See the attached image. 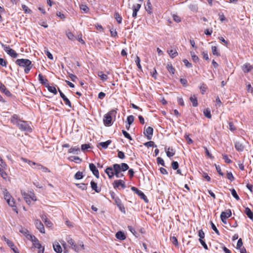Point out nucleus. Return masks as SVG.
<instances>
[{
	"instance_id": "obj_1",
	"label": "nucleus",
	"mask_w": 253,
	"mask_h": 253,
	"mask_svg": "<svg viewBox=\"0 0 253 253\" xmlns=\"http://www.w3.org/2000/svg\"><path fill=\"white\" fill-rule=\"evenodd\" d=\"M105 173L108 175L109 178H112L114 175L116 177H120V165L115 164L113 165L112 167H108L105 170Z\"/></svg>"
},
{
	"instance_id": "obj_2",
	"label": "nucleus",
	"mask_w": 253,
	"mask_h": 253,
	"mask_svg": "<svg viewBox=\"0 0 253 253\" xmlns=\"http://www.w3.org/2000/svg\"><path fill=\"white\" fill-rule=\"evenodd\" d=\"M116 109H113L105 114L103 118V123L105 126H111L113 124L112 121L115 120L117 114Z\"/></svg>"
},
{
	"instance_id": "obj_3",
	"label": "nucleus",
	"mask_w": 253,
	"mask_h": 253,
	"mask_svg": "<svg viewBox=\"0 0 253 253\" xmlns=\"http://www.w3.org/2000/svg\"><path fill=\"white\" fill-rule=\"evenodd\" d=\"M15 63L22 67H25L24 72L28 74L32 68L33 65L31 61L28 59H18L15 61Z\"/></svg>"
},
{
	"instance_id": "obj_4",
	"label": "nucleus",
	"mask_w": 253,
	"mask_h": 253,
	"mask_svg": "<svg viewBox=\"0 0 253 253\" xmlns=\"http://www.w3.org/2000/svg\"><path fill=\"white\" fill-rule=\"evenodd\" d=\"M2 47L3 48L4 50L12 58H17L18 54L16 52V51L10 48L9 45L6 44H2Z\"/></svg>"
},
{
	"instance_id": "obj_5",
	"label": "nucleus",
	"mask_w": 253,
	"mask_h": 253,
	"mask_svg": "<svg viewBox=\"0 0 253 253\" xmlns=\"http://www.w3.org/2000/svg\"><path fill=\"white\" fill-rule=\"evenodd\" d=\"M27 239L32 242L33 247L39 249L42 248V245L40 243L39 240L35 236L32 235H28Z\"/></svg>"
},
{
	"instance_id": "obj_6",
	"label": "nucleus",
	"mask_w": 253,
	"mask_h": 253,
	"mask_svg": "<svg viewBox=\"0 0 253 253\" xmlns=\"http://www.w3.org/2000/svg\"><path fill=\"white\" fill-rule=\"evenodd\" d=\"M20 129L23 131L30 132L31 131V128L29 126V124L24 121H20L18 125L17 126Z\"/></svg>"
},
{
	"instance_id": "obj_7",
	"label": "nucleus",
	"mask_w": 253,
	"mask_h": 253,
	"mask_svg": "<svg viewBox=\"0 0 253 253\" xmlns=\"http://www.w3.org/2000/svg\"><path fill=\"white\" fill-rule=\"evenodd\" d=\"M131 189L132 191H134L136 194H137L141 199L144 200L147 203L148 202L147 197L141 190L134 186L131 187Z\"/></svg>"
},
{
	"instance_id": "obj_8",
	"label": "nucleus",
	"mask_w": 253,
	"mask_h": 253,
	"mask_svg": "<svg viewBox=\"0 0 253 253\" xmlns=\"http://www.w3.org/2000/svg\"><path fill=\"white\" fill-rule=\"evenodd\" d=\"M153 133V128L151 126H148L144 130V134L148 140L152 139Z\"/></svg>"
},
{
	"instance_id": "obj_9",
	"label": "nucleus",
	"mask_w": 253,
	"mask_h": 253,
	"mask_svg": "<svg viewBox=\"0 0 253 253\" xmlns=\"http://www.w3.org/2000/svg\"><path fill=\"white\" fill-rule=\"evenodd\" d=\"M35 224L36 225V228L42 233H44L45 230H44V227L43 225V224L42 223V222L37 219L35 221Z\"/></svg>"
},
{
	"instance_id": "obj_10",
	"label": "nucleus",
	"mask_w": 253,
	"mask_h": 253,
	"mask_svg": "<svg viewBox=\"0 0 253 253\" xmlns=\"http://www.w3.org/2000/svg\"><path fill=\"white\" fill-rule=\"evenodd\" d=\"M90 170L92 171L94 176L98 178L99 177V174L98 170L96 169L95 166L93 163H90L89 165Z\"/></svg>"
},
{
	"instance_id": "obj_11",
	"label": "nucleus",
	"mask_w": 253,
	"mask_h": 253,
	"mask_svg": "<svg viewBox=\"0 0 253 253\" xmlns=\"http://www.w3.org/2000/svg\"><path fill=\"white\" fill-rule=\"evenodd\" d=\"M58 91L60 93L61 97L63 99L65 104L69 106L70 108L72 107V104L69 99L64 95V94L58 88Z\"/></svg>"
},
{
	"instance_id": "obj_12",
	"label": "nucleus",
	"mask_w": 253,
	"mask_h": 253,
	"mask_svg": "<svg viewBox=\"0 0 253 253\" xmlns=\"http://www.w3.org/2000/svg\"><path fill=\"white\" fill-rule=\"evenodd\" d=\"M253 69V66L250 63H247L242 66V69L245 73L250 72Z\"/></svg>"
},
{
	"instance_id": "obj_13",
	"label": "nucleus",
	"mask_w": 253,
	"mask_h": 253,
	"mask_svg": "<svg viewBox=\"0 0 253 253\" xmlns=\"http://www.w3.org/2000/svg\"><path fill=\"white\" fill-rule=\"evenodd\" d=\"M113 186L115 188H118L121 186L123 188L126 187L125 182L122 180H117L114 181Z\"/></svg>"
},
{
	"instance_id": "obj_14",
	"label": "nucleus",
	"mask_w": 253,
	"mask_h": 253,
	"mask_svg": "<svg viewBox=\"0 0 253 253\" xmlns=\"http://www.w3.org/2000/svg\"><path fill=\"white\" fill-rule=\"evenodd\" d=\"M235 147L238 151L242 152L244 150L245 146L241 142L236 141L235 144Z\"/></svg>"
},
{
	"instance_id": "obj_15",
	"label": "nucleus",
	"mask_w": 253,
	"mask_h": 253,
	"mask_svg": "<svg viewBox=\"0 0 253 253\" xmlns=\"http://www.w3.org/2000/svg\"><path fill=\"white\" fill-rule=\"evenodd\" d=\"M0 90L3 92L5 95H6L8 96H10L11 95V93L10 92V91L2 83L0 84Z\"/></svg>"
},
{
	"instance_id": "obj_16",
	"label": "nucleus",
	"mask_w": 253,
	"mask_h": 253,
	"mask_svg": "<svg viewBox=\"0 0 253 253\" xmlns=\"http://www.w3.org/2000/svg\"><path fill=\"white\" fill-rule=\"evenodd\" d=\"M35 168H36L38 169L41 170L42 172H49L50 171L49 170L48 168L40 164H37L35 165Z\"/></svg>"
},
{
	"instance_id": "obj_17",
	"label": "nucleus",
	"mask_w": 253,
	"mask_h": 253,
	"mask_svg": "<svg viewBox=\"0 0 253 253\" xmlns=\"http://www.w3.org/2000/svg\"><path fill=\"white\" fill-rule=\"evenodd\" d=\"M53 247L54 251L57 253H61L62 252V249L61 247V246L58 242H55L53 244Z\"/></svg>"
},
{
	"instance_id": "obj_18",
	"label": "nucleus",
	"mask_w": 253,
	"mask_h": 253,
	"mask_svg": "<svg viewBox=\"0 0 253 253\" xmlns=\"http://www.w3.org/2000/svg\"><path fill=\"white\" fill-rule=\"evenodd\" d=\"M80 152V149L78 146L72 147L68 150L69 153H72L74 154H78Z\"/></svg>"
},
{
	"instance_id": "obj_19",
	"label": "nucleus",
	"mask_w": 253,
	"mask_h": 253,
	"mask_svg": "<svg viewBox=\"0 0 253 253\" xmlns=\"http://www.w3.org/2000/svg\"><path fill=\"white\" fill-rule=\"evenodd\" d=\"M145 9L148 14H151L153 13L152 6L150 1H147Z\"/></svg>"
},
{
	"instance_id": "obj_20",
	"label": "nucleus",
	"mask_w": 253,
	"mask_h": 253,
	"mask_svg": "<svg viewBox=\"0 0 253 253\" xmlns=\"http://www.w3.org/2000/svg\"><path fill=\"white\" fill-rule=\"evenodd\" d=\"M39 77V81L40 82L43 84L45 86V85H47L48 84V81L46 79L44 78L42 74H40L38 76Z\"/></svg>"
},
{
	"instance_id": "obj_21",
	"label": "nucleus",
	"mask_w": 253,
	"mask_h": 253,
	"mask_svg": "<svg viewBox=\"0 0 253 253\" xmlns=\"http://www.w3.org/2000/svg\"><path fill=\"white\" fill-rule=\"evenodd\" d=\"M116 237L120 240H124L126 238L125 233L122 231H118L116 234Z\"/></svg>"
},
{
	"instance_id": "obj_22",
	"label": "nucleus",
	"mask_w": 253,
	"mask_h": 253,
	"mask_svg": "<svg viewBox=\"0 0 253 253\" xmlns=\"http://www.w3.org/2000/svg\"><path fill=\"white\" fill-rule=\"evenodd\" d=\"M91 187L92 190H94L96 192L99 193L101 191V188L97 187V183L93 181L90 182Z\"/></svg>"
},
{
	"instance_id": "obj_23",
	"label": "nucleus",
	"mask_w": 253,
	"mask_h": 253,
	"mask_svg": "<svg viewBox=\"0 0 253 253\" xmlns=\"http://www.w3.org/2000/svg\"><path fill=\"white\" fill-rule=\"evenodd\" d=\"M244 212L249 218L253 219V212L249 208H246Z\"/></svg>"
},
{
	"instance_id": "obj_24",
	"label": "nucleus",
	"mask_w": 253,
	"mask_h": 253,
	"mask_svg": "<svg viewBox=\"0 0 253 253\" xmlns=\"http://www.w3.org/2000/svg\"><path fill=\"white\" fill-rule=\"evenodd\" d=\"M7 243L8 245L11 248V249L15 253H19L17 248H16L12 242L7 240Z\"/></svg>"
},
{
	"instance_id": "obj_25",
	"label": "nucleus",
	"mask_w": 253,
	"mask_h": 253,
	"mask_svg": "<svg viewBox=\"0 0 253 253\" xmlns=\"http://www.w3.org/2000/svg\"><path fill=\"white\" fill-rule=\"evenodd\" d=\"M45 87L49 92H52L54 94H56L57 93L56 88L55 86H52L47 84V85H45Z\"/></svg>"
},
{
	"instance_id": "obj_26",
	"label": "nucleus",
	"mask_w": 253,
	"mask_h": 253,
	"mask_svg": "<svg viewBox=\"0 0 253 253\" xmlns=\"http://www.w3.org/2000/svg\"><path fill=\"white\" fill-rule=\"evenodd\" d=\"M168 52L169 56L172 58H173L175 57H176L178 55V53L176 49H170L168 50Z\"/></svg>"
},
{
	"instance_id": "obj_27",
	"label": "nucleus",
	"mask_w": 253,
	"mask_h": 253,
	"mask_svg": "<svg viewBox=\"0 0 253 253\" xmlns=\"http://www.w3.org/2000/svg\"><path fill=\"white\" fill-rule=\"evenodd\" d=\"M190 100L192 102L193 106L196 107L198 106V101L197 97L195 95H192L190 97Z\"/></svg>"
},
{
	"instance_id": "obj_28",
	"label": "nucleus",
	"mask_w": 253,
	"mask_h": 253,
	"mask_svg": "<svg viewBox=\"0 0 253 253\" xmlns=\"http://www.w3.org/2000/svg\"><path fill=\"white\" fill-rule=\"evenodd\" d=\"M21 120L18 119V116L16 115H14L11 118V122L14 125H18Z\"/></svg>"
},
{
	"instance_id": "obj_29",
	"label": "nucleus",
	"mask_w": 253,
	"mask_h": 253,
	"mask_svg": "<svg viewBox=\"0 0 253 253\" xmlns=\"http://www.w3.org/2000/svg\"><path fill=\"white\" fill-rule=\"evenodd\" d=\"M19 231L21 233H22L23 235H24L25 236H26L27 238L28 235H30V234H29V231L27 229L23 227L22 226L19 227Z\"/></svg>"
},
{
	"instance_id": "obj_30",
	"label": "nucleus",
	"mask_w": 253,
	"mask_h": 253,
	"mask_svg": "<svg viewBox=\"0 0 253 253\" xmlns=\"http://www.w3.org/2000/svg\"><path fill=\"white\" fill-rule=\"evenodd\" d=\"M232 213L230 210L228 209L226 210L225 211H222L220 214V215H223L225 219L230 217L231 216Z\"/></svg>"
},
{
	"instance_id": "obj_31",
	"label": "nucleus",
	"mask_w": 253,
	"mask_h": 253,
	"mask_svg": "<svg viewBox=\"0 0 253 253\" xmlns=\"http://www.w3.org/2000/svg\"><path fill=\"white\" fill-rule=\"evenodd\" d=\"M3 193L4 195V199L6 201H7L8 199H11L12 197L6 189H3Z\"/></svg>"
},
{
	"instance_id": "obj_32",
	"label": "nucleus",
	"mask_w": 253,
	"mask_h": 253,
	"mask_svg": "<svg viewBox=\"0 0 253 253\" xmlns=\"http://www.w3.org/2000/svg\"><path fill=\"white\" fill-rule=\"evenodd\" d=\"M97 75L100 78L101 80L103 81H106L108 79L107 75L104 74L102 71L98 72Z\"/></svg>"
},
{
	"instance_id": "obj_33",
	"label": "nucleus",
	"mask_w": 253,
	"mask_h": 253,
	"mask_svg": "<svg viewBox=\"0 0 253 253\" xmlns=\"http://www.w3.org/2000/svg\"><path fill=\"white\" fill-rule=\"evenodd\" d=\"M166 154L168 157H171L174 155L175 151L173 149L168 148V150L166 151Z\"/></svg>"
},
{
	"instance_id": "obj_34",
	"label": "nucleus",
	"mask_w": 253,
	"mask_h": 253,
	"mask_svg": "<svg viewBox=\"0 0 253 253\" xmlns=\"http://www.w3.org/2000/svg\"><path fill=\"white\" fill-rule=\"evenodd\" d=\"M23 196H24V198L25 201L28 204H30V203L31 202V200H34L33 198L31 197L28 194H27L25 193L23 194Z\"/></svg>"
},
{
	"instance_id": "obj_35",
	"label": "nucleus",
	"mask_w": 253,
	"mask_h": 253,
	"mask_svg": "<svg viewBox=\"0 0 253 253\" xmlns=\"http://www.w3.org/2000/svg\"><path fill=\"white\" fill-rule=\"evenodd\" d=\"M111 140H108L105 142H102L99 143V145L104 149H106L108 145L111 143Z\"/></svg>"
},
{
	"instance_id": "obj_36",
	"label": "nucleus",
	"mask_w": 253,
	"mask_h": 253,
	"mask_svg": "<svg viewBox=\"0 0 253 253\" xmlns=\"http://www.w3.org/2000/svg\"><path fill=\"white\" fill-rule=\"evenodd\" d=\"M120 171H125L129 169V167L126 163H122L120 165Z\"/></svg>"
},
{
	"instance_id": "obj_37",
	"label": "nucleus",
	"mask_w": 253,
	"mask_h": 253,
	"mask_svg": "<svg viewBox=\"0 0 253 253\" xmlns=\"http://www.w3.org/2000/svg\"><path fill=\"white\" fill-rule=\"evenodd\" d=\"M167 68L170 73L172 75L174 74L175 69L173 67L171 63H169L167 64Z\"/></svg>"
},
{
	"instance_id": "obj_38",
	"label": "nucleus",
	"mask_w": 253,
	"mask_h": 253,
	"mask_svg": "<svg viewBox=\"0 0 253 253\" xmlns=\"http://www.w3.org/2000/svg\"><path fill=\"white\" fill-rule=\"evenodd\" d=\"M114 17L119 24H121L122 23V17L118 12L115 13Z\"/></svg>"
},
{
	"instance_id": "obj_39",
	"label": "nucleus",
	"mask_w": 253,
	"mask_h": 253,
	"mask_svg": "<svg viewBox=\"0 0 253 253\" xmlns=\"http://www.w3.org/2000/svg\"><path fill=\"white\" fill-rule=\"evenodd\" d=\"M204 114L205 116L209 119L211 118V111L209 109L207 108L204 110Z\"/></svg>"
},
{
	"instance_id": "obj_40",
	"label": "nucleus",
	"mask_w": 253,
	"mask_h": 253,
	"mask_svg": "<svg viewBox=\"0 0 253 253\" xmlns=\"http://www.w3.org/2000/svg\"><path fill=\"white\" fill-rule=\"evenodd\" d=\"M21 160L25 163H28L30 166H35L36 165V163L35 162H32L26 158H23L22 157L21 158Z\"/></svg>"
},
{
	"instance_id": "obj_41",
	"label": "nucleus",
	"mask_w": 253,
	"mask_h": 253,
	"mask_svg": "<svg viewBox=\"0 0 253 253\" xmlns=\"http://www.w3.org/2000/svg\"><path fill=\"white\" fill-rule=\"evenodd\" d=\"M127 228L134 236H135L136 237L138 236L139 234L136 232L135 229L132 226H128Z\"/></svg>"
},
{
	"instance_id": "obj_42",
	"label": "nucleus",
	"mask_w": 253,
	"mask_h": 253,
	"mask_svg": "<svg viewBox=\"0 0 253 253\" xmlns=\"http://www.w3.org/2000/svg\"><path fill=\"white\" fill-rule=\"evenodd\" d=\"M170 240L172 242V243L175 246H178V242L176 237L172 236L170 237Z\"/></svg>"
},
{
	"instance_id": "obj_43",
	"label": "nucleus",
	"mask_w": 253,
	"mask_h": 253,
	"mask_svg": "<svg viewBox=\"0 0 253 253\" xmlns=\"http://www.w3.org/2000/svg\"><path fill=\"white\" fill-rule=\"evenodd\" d=\"M3 169H4L0 167V174L3 179H6L7 178V173L4 171Z\"/></svg>"
},
{
	"instance_id": "obj_44",
	"label": "nucleus",
	"mask_w": 253,
	"mask_h": 253,
	"mask_svg": "<svg viewBox=\"0 0 253 253\" xmlns=\"http://www.w3.org/2000/svg\"><path fill=\"white\" fill-rule=\"evenodd\" d=\"M200 89L202 94H204L206 91L207 86L205 84L202 83L200 87Z\"/></svg>"
},
{
	"instance_id": "obj_45",
	"label": "nucleus",
	"mask_w": 253,
	"mask_h": 253,
	"mask_svg": "<svg viewBox=\"0 0 253 253\" xmlns=\"http://www.w3.org/2000/svg\"><path fill=\"white\" fill-rule=\"evenodd\" d=\"M83 177V174L82 172L78 171L75 175L74 178L76 179L79 180Z\"/></svg>"
},
{
	"instance_id": "obj_46",
	"label": "nucleus",
	"mask_w": 253,
	"mask_h": 253,
	"mask_svg": "<svg viewBox=\"0 0 253 253\" xmlns=\"http://www.w3.org/2000/svg\"><path fill=\"white\" fill-rule=\"evenodd\" d=\"M210 224H211V228L212 229V230L216 233V234L217 235H220L219 232L218 230L216 227L215 226V225L214 224V223L212 221H211Z\"/></svg>"
},
{
	"instance_id": "obj_47",
	"label": "nucleus",
	"mask_w": 253,
	"mask_h": 253,
	"mask_svg": "<svg viewBox=\"0 0 253 253\" xmlns=\"http://www.w3.org/2000/svg\"><path fill=\"white\" fill-rule=\"evenodd\" d=\"M22 8L25 13H31L32 10L30 9L26 5L22 4Z\"/></svg>"
},
{
	"instance_id": "obj_48",
	"label": "nucleus",
	"mask_w": 253,
	"mask_h": 253,
	"mask_svg": "<svg viewBox=\"0 0 253 253\" xmlns=\"http://www.w3.org/2000/svg\"><path fill=\"white\" fill-rule=\"evenodd\" d=\"M211 50L213 55L217 56H220V53L217 51V47L215 46H212L211 47Z\"/></svg>"
},
{
	"instance_id": "obj_49",
	"label": "nucleus",
	"mask_w": 253,
	"mask_h": 253,
	"mask_svg": "<svg viewBox=\"0 0 253 253\" xmlns=\"http://www.w3.org/2000/svg\"><path fill=\"white\" fill-rule=\"evenodd\" d=\"M231 194L237 200H240V198L239 197V196L238 195L236 190L234 189H232L231 190Z\"/></svg>"
},
{
	"instance_id": "obj_50",
	"label": "nucleus",
	"mask_w": 253,
	"mask_h": 253,
	"mask_svg": "<svg viewBox=\"0 0 253 253\" xmlns=\"http://www.w3.org/2000/svg\"><path fill=\"white\" fill-rule=\"evenodd\" d=\"M145 146L147 147H156L157 145L155 144V143L153 141H149L147 142L144 144Z\"/></svg>"
},
{
	"instance_id": "obj_51",
	"label": "nucleus",
	"mask_w": 253,
	"mask_h": 253,
	"mask_svg": "<svg viewBox=\"0 0 253 253\" xmlns=\"http://www.w3.org/2000/svg\"><path fill=\"white\" fill-rule=\"evenodd\" d=\"M7 204L9 205V206L12 207H16L15 206V201L13 198L8 199L7 201H6Z\"/></svg>"
},
{
	"instance_id": "obj_52",
	"label": "nucleus",
	"mask_w": 253,
	"mask_h": 253,
	"mask_svg": "<svg viewBox=\"0 0 253 253\" xmlns=\"http://www.w3.org/2000/svg\"><path fill=\"white\" fill-rule=\"evenodd\" d=\"M80 9L84 11V13H87L89 11V8L85 4L80 5Z\"/></svg>"
},
{
	"instance_id": "obj_53",
	"label": "nucleus",
	"mask_w": 253,
	"mask_h": 253,
	"mask_svg": "<svg viewBox=\"0 0 253 253\" xmlns=\"http://www.w3.org/2000/svg\"><path fill=\"white\" fill-rule=\"evenodd\" d=\"M226 177L228 178L230 181H233L234 180L235 178L231 172H228L226 175Z\"/></svg>"
},
{
	"instance_id": "obj_54",
	"label": "nucleus",
	"mask_w": 253,
	"mask_h": 253,
	"mask_svg": "<svg viewBox=\"0 0 253 253\" xmlns=\"http://www.w3.org/2000/svg\"><path fill=\"white\" fill-rule=\"evenodd\" d=\"M128 125L130 126L134 121V117L132 115L128 116L127 118Z\"/></svg>"
},
{
	"instance_id": "obj_55",
	"label": "nucleus",
	"mask_w": 253,
	"mask_h": 253,
	"mask_svg": "<svg viewBox=\"0 0 253 253\" xmlns=\"http://www.w3.org/2000/svg\"><path fill=\"white\" fill-rule=\"evenodd\" d=\"M135 62L136 63V64L137 67L139 69H141V66L140 65V58L138 56H136V57L135 60Z\"/></svg>"
},
{
	"instance_id": "obj_56",
	"label": "nucleus",
	"mask_w": 253,
	"mask_h": 253,
	"mask_svg": "<svg viewBox=\"0 0 253 253\" xmlns=\"http://www.w3.org/2000/svg\"><path fill=\"white\" fill-rule=\"evenodd\" d=\"M222 157L225 163L230 164L232 162L231 160L228 158L227 155L223 154L222 155Z\"/></svg>"
},
{
	"instance_id": "obj_57",
	"label": "nucleus",
	"mask_w": 253,
	"mask_h": 253,
	"mask_svg": "<svg viewBox=\"0 0 253 253\" xmlns=\"http://www.w3.org/2000/svg\"><path fill=\"white\" fill-rule=\"evenodd\" d=\"M122 133L125 137L129 140H132V138L130 134L125 130H122Z\"/></svg>"
},
{
	"instance_id": "obj_58",
	"label": "nucleus",
	"mask_w": 253,
	"mask_h": 253,
	"mask_svg": "<svg viewBox=\"0 0 253 253\" xmlns=\"http://www.w3.org/2000/svg\"><path fill=\"white\" fill-rule=\"evenodd\" d=\"M179 164L178 162L176 161H173L171 163V167L174 170L177 169L178 168Z\"/></svg>"
},
{
	"instance_id": "obj_59",
	"label": "nucleus",
	"mask_w": 253,
	"mask_h": 253,
	"mask_svg": "<svg viewBox=\"0 0 253 253\" xmlns=\"http://www.w3.org/2000/svg\"><path fill=\"white\" fill-rule=\"evenodd\" d=\"M71 247L76 252H79L80 251H81L80 247L77 246L75 243L73 245H72Z\"/></svg>"
},
{
	"instance_id": "obj_60",
	"label": "nucleus",
	"mask_w": 253,
	"mask_h": 253,
	"mask_svg": "<svg viewBox=\"0 0 253 253\" xmlns=\"http://www.w3.org/2000/svg\"><path fill=\"white\" fill-rule=\"evenodd\" d=\"M157 162L158 164H161L163 166H165L164 160L161 157L157 158Z\"/></svg>"
},
{
	"instance_id": "obj_61",
	"label": "nucleus",
	"mask_w": 253,
	"mask_h": 253,
	"mask_svg": "<svg viewBox=\"0 0 253 253\" xmlns=\"http://www.w3.org/2000/svg\"><path fill=\"white\" fill-rule=\"evenodd\" d=\"M7 61L3 58H0V65L2 67H6L7 65Z\"/></svg>"
},
{
	"instance_id": "obj_62",
	"label": "nucleus",
	"mask_w": 253,
	"mask_h": 253,
	"mask_svg": "<svg viewBox=\"0 0 253 253\" xmlns=\"http://www.w3.org/2000/svg\"><path fill=\"white\" fill-rule=\"evenodd\" d=\"M0 167H1L2 168L4 169H6L7 167L6 164L3 161L1 157H0Z\"/></svg>"
},
{
	"instance_id": "obj_63",
	"label": "nucleus",
	"mask_w": 253,
	"mask_h": 253,
	"mask_svg": "<svg viewBox=\"0 0 253 253\" xmlns=\"http://www.w3.org/2000/svg\"><path fill=\"white\" fill-rule=\"evenodd\" d=\"M89 148H90V146L88 144H82L81 146V149L82 151L86 150Z\"/></svg>"
},
{
	"instance_id": "obj_64",
	"label": "nucleus",
	"mask_w": 253,
	"mask_h": 253,
	"mask_svg": "<svg viewBox=\"0 0 253 253\" xmlns=\"http://www.w3.org/2000/svg\"><path fill=\"white\" fill-rule=\"evenodd\" d=\"M246 85L248 92L253 93V87L252 86L251 84L250 83H249L248 84H247Z\"/></svg>"
}]
</instances>
